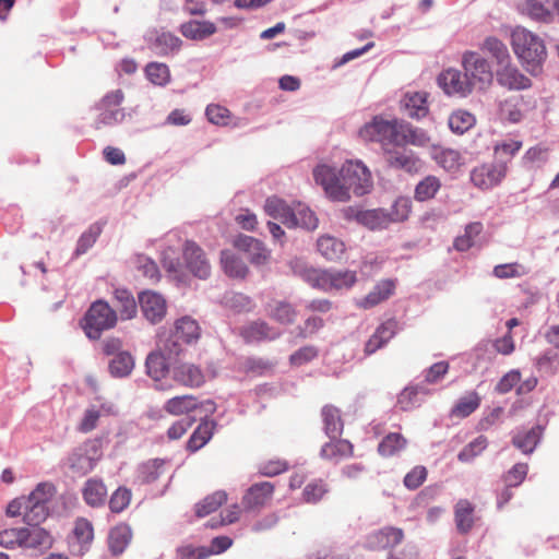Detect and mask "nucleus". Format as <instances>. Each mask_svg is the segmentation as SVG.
Returning <instances> with one entry per match:
<instances>
[{"label":"nucleus","mask_w":559,"mask_h":559,"mask_svg":"<svg viewBox=\"0 0 559 559\" xmlns=\"http://www.w3.org/2000/svg\"><path fill=\"white\" fill-rule=\"evenodd\" d=\"M313 178L325 195L334 202L348 201L352 192L364 195L372 187L371 173L358 160L346 162L338 171L324 164L318 165L313 169Z\"/></svg>","instance_id":"nucleus-1"},{"label":"nucleus","mask_w":559,"mask_h":559,"mask_svg":"<svg viewBox=\"0 0 559 559\" xmlns=\"http://www.w3.org/2000/svg\"><path fill=\"white\" fill-rule=\"evenodd\" d=\"M359 136L366 142L379 143L383 153L392 147L425 146L430 141L425 131L411 123L396 118L388 120L382 116H374L367 122L359 130Z\"/></svg>","instance_id":"nucleus-2"},{"label":"nucleus","mask_w":559,"mask_h":559,"mask_svg":"<svg viewBox=\"0 0 559 559\" xmlns=\"http://www.w3.org/2000/svg\"><path fill=\"white\" fill-rule=\"evenodd\" d=\"M511 46L522 66L531 74L537 75L547 56L543 39L527 28L518 26L511 33Z\"/></svg>","instance_id":"nucleus-3"},{"label":"nucleus","mask_w":559,"mask_h":559,"mask_svg":"<svg viewBox=\"0 0 559 559\" xmlns=\"http://www.w3.org/2000/svg\"><path fill=\"white\" fill-rule=\"evenodd\" d=\"M462 68L472 91L485 92L493 82V71L490 62L479 52L467 50L462 55Z\"/></svg>","instance_id":"nucleus-4"},{"label":"nucleus","mask_w":559,"mask_h":559,"mask_svg":"<svg viewBox=\"0 0 559 559\" xmlns=\"http://www.w3.org/2000/svg\"><path fill=\"white\" fill-rule=\"evenodd\" d=\"M117 323V312L103 300H96L86 311L81 325L86 336L98 340L104 331L112 329Z\"/></svg>","instance_id":"nucleus-5"},{"label":"nucleus","mask_w":559,"mask_h":559,"mask_svg":"<svg viewBox=\"0 0 559 559\" xmlns=\"http://www.w3.org/2000/svg\"><path fill=\"white\" fill-rule=\"evenodd\" d=\"M200 333L201 329L194 319L182 317L176 321L173 336L164 341L162 348L169 358L177 357L182 353L180 342L190 344L199 340Z\"/></svg>","instance_id":"nucleus-6"},{"label":"nucleus","mask_w":559,"mask_h":559,"mask_svg":"<svg viewBox=\"0 0 559 559\" xmlns=\"http://www.w3.org/2000/svg\"><path fill=\"white\" fill-rule=\"evenodd\" d=\"M124 102V92L120 88L107 92L97 103L99 111L98 126H115L121 123L126 117V109L121 107Z\"/></svg>","instance_id":"nucleus-7"},{"label":"nucleus","mask_w":559,"mask_h":559,"mask_svg":"<svg viewBox=\"0 0 559 559\" xmlns=\"http://www.w3.org/2000/svg\"><path fill=\"white\" fill-rule=\"evenodd\" d=\"M507 173V163L483 164L473 168L471 181L480 190H489L500 185Z\"/></svg>","instance_id":"nucleus-8"},{"label":"nucleus","mask_w":559,"mask_h":559,"mask_svg":"<svg viewBox=\"0 0 559 559\" xmlns=\"http://www.w3.org/2000/svg\"><path fill=\"white\" fill-rule=\"evenodd\" d=\"M497 83L508 91H524L532 87V80L516 64L508 61L496 71Z\"/></svg>","instance_id":"nucleus-9"},{"label":"nucleus","mask_w":559,"mask_h":559,"mask_svg":"<svg viewBox=\"0 0 559 559\" xmlns=\"http://www.w3.org/2000/svg\"><path fill=\"white\" fill-rule=\"evenodd\" d=\"M343 212L345 218L355 219L358 224L370 230L385 229L390 225L388 212L382 209L359 210L348 206Z\"/></svg>","instance_id":"nucleus-10"},{"label":"nucleus","mask_w":559,"mask_h":559,"mask_svg":"<svg viewBox=\"0 0 559 559\" xmlns=\"http://www.w3.org/2000/svg\"><path fill=\"white\" fill-rule=\"evenodd\" d=\"M238 334L247 344L274 341L281 335L277 329L260 319L238 328Z\"/></svg>","instance_id":"nucleus-11"},{"label":"nucleus","mask_w":559,"mask_h":559,"mask_svg":"<svg viewBox=\"0 0 559 559\" xmlns=\"http://www.w3.org/2000/svg\"><path fill=\"white\" fill-rule=\"evenodd\" d=\"M403 538L402 528L385 526L368 535L366 547L373 551L392 549L401 544Z\"/></svg>","instance_id":"nucleus-12"},{"label":"nucleus","mask_w":559,"mask_h":559,"mask_svg":"<svg viewBox=\"0 0 559 559\" xmlns=\"http://www.w3.org/2000/svg\"><path fill=\"white\" fill-rule=\"evenodd\" d=\"M439 85L448 95L466 97L473 93L465 71L462 73L456 69L444 70L438 78Z\"/></svg>","instance_id":"nucleus-13"},{"label":"nucleus","mask_w":559,"mask_h":559,"mask_svg":"<svg viewBox=\"0 0 559 559\" xmlns=\"http://www.w3.org/2000/svg\"><path fill=\"white\" fill-rule=\"evenodd\" d=\"M94 540V527L91 521L79 518L72 528V555L83 556L90 551Z\"/></svg>","instance_id":"nucleus-14"},{"label":"nucleus","mask_w":559,"mask_h":559,"mask_svg":"<svg viewBox=\"0 0 559 559\" xmlns=\"http://www.w3.org/2000/svg\"><path fill=\"white\" fill-rule=\"evenodd\" d=\"M183 259L189 271L197 277L206 278L210 275L211 266L203 250L194 241H186Z\"/></svg>","instance_id":"nucleus-15"},{"label":"nucleus","mask_w":559,"mask_h":559,"mask_svg":"<svg viewBox=\"0 0 559 559\" xmlns=\"http://www.w3.org/2000/svg\"><path fill=\"white\" fill-rule=\"evenodd\" d=\"M275 485L271 481H261L251 485L242 498V504L248 510L261 509L273 498Z\"/></svg>","instance_id":"nucleus-16"},{"label":"nucleus","mask_w":559,"mask_h":559,"mask_svg":"<svg viewBox=\"0 0 559 559\" xmlns=\"http://www.w3.org/2000/svg\"><path fill=\"white\" fill-rule=\"evenodd\" d=\"M116 414L117 409L111 403L91 405L84 411L83 416L78 423L76 429L80 432L88 433L97 428L98 421L102 417L114 416Z\"/></svg>","instance_id":"nucleus-17"},{"label":"nucleus","mask_w":559,"mask_h":559,"mask_svg":"<svg viewBox=\"0 0 559 559\" xmlns=\"http://www.w3.org/2000/svg\"><path fill=\"white\" fill-rule=\"evenodd\" d=\"M140 306L144 317L152 323L163 320L166 314V301L157 293L143 292L139 296Z\"/></svg>","instance_id":"nucleus-18"},{"label":"nucleus","mask_w":559,"mask_h":559,"mask_svg":"<svg viewBox=\"0 0 559 559\" xmlns=\"http://www.w3.org/2000/svg\"><path fill=\"white\" fill-rule=\"evenodd\" d=\"M519 10L532 20L549 23L554 20L555 0H522Z\"/></svg>","instance_id":"nucleus-19"},{"label":"nucleus","mask_w":559,"mask_h":559,"mask_svg":"<svg viewBox=\"0 0 559 559\" xmlns=\"http://www.w3.org/2000/svg\"><path fill=\"white\" fill-rule=\"evenodd\" d=\"M169 469V461L165 459H150L142 462L136 468V480L142 485L157 481Z\"/></svg>","instance_id":"nucleus-20"},{"label":"nucleus","mask_w":559,"mask_h":559,"mask_svg":"<svg viewBox=\"0 0 559 559\" xmlns=\"http://www.w3.org/2000/svg\"><path fill=\"white\" fill-rule=\"evenodd\" d=\"M383 154L389 166L393 168L403 169L407 173H417L421 168V160L412 152L392 147Z\"/></svg>","instance_id":"nucleus-21"},{"label":"nucleus","mask_w":559,"mask_h":559,"mask_svg":"<svg viewBox=\"0 0 559 559\" xmlns=\"http://www.w3.org/2000/svg\"><path fill=\"white\" fill-rule=\"evenodd\" d=\"M397 331V322L393 319H390L382 324H380L374 333L369 337L365 345V354L371 355L376 353L378 349L382 348L385 344L389 343L391 338L394 337Z\"/></svg>","instance_id":"nucleus-22"},{"label":"nucleus","mask_w":559,"mask_h":559,"mask_svg":"<svg viewBox=\"0 0 559 559\" xmlns=\"http://www.w3.org/2000/svg\"><path fill=\"white\" fill-rule=\"evenodd\" d=\"M354 454V445L345 439L331 438V441L324 443L320 450V456L323 460L338 463Z\"/></svg>","instance_id":"nucleus-23"},{"label":"nucleus","mask_w":559,"mask_h":559,"mask_svg":"<svg viewBox=\"0 0 559 559\" xmlns=\"http://www.w3.org/2000/svg\"><path fill=\"white\" fill-rule=\"evenodd\" d=\"M23 548L37 549L40 552L52 546V537L48 531L39 525H28L23 527Z\"/></svg>","instance_id":"nucleus-24"},{"label":"nucleus","mask_w":559,"mask_h":559,"mask_svg":"<svg viewBox=\"0 0 559 559\" xmlns=\"http://www.w3.org/2000/svg\"><path fill=\"white\" fill-rule=\"evenodd\" d=\"M264 210L266 214L275 219H278L285 226L292 228L296 227L294 217V209L286 204L285 201L278 198H269L265 202Z\"/></svg>","instance_id":"nucleus-25"},{"label":"nucleus","mask_w":559,"mask_h":559,"mask_svg":"<svg viewBox=\"0 0 559 559\" xmlns=\"http://www.w3.org/2000/svg\"><path fill=\"white\" fill-rule=\"evenodd\" d=\"M394 289L395 283L393 281L383 280L366 297L360 299L357 305L362 309H370L392 296Z\"/></svg>","instance_id":"nucleus-26"},{"label":"nucleus","mask_w":559,"mask_h":559,"mask_svg":"<svg viewBox=\"0 0 559 559\" xmlns=\"http://www.w3.org/2000/svg\"><path fill=\"white\" fill-rule=\"evenodd\" d=\"M174 379L178 383L190 388L201 386L205 381L202 370L193 364L177 366L174 369Z\"/></svg>","instance_id":"nucleus-27"},{"label":"nucleus","mask_w":559,"mask_h":559,"mask_svg":"<svg viewBox=\"0 0 559 559\" xmlns=\"http://www.w3.org/2000/svg\"><path fill=\"white\" fill-rule=\"evenodd\" d=\"M238 246L248 253V258L253 264L262 265L270 258V251L264 247L263 242L253 237H241L238 240Z\"/></svg>","instance_id":"nucleus-28"},{"label":"nucleus","mask_w":559,"mask_h":559,"mask_svg":"<svg viewBox=\"0 0 559 559\" xmlns=\"http://www.w3.org/2000/svg\"><path fill=\"white\" fill-rule=\"evenodd\" d=\"M402 105L408 117L416 119L423 118L428 114L427 93H407L402 100Z\"/></svg>","instance_id":"nucleus-29"},{"label":"nucleus","mask_w":559,"mask_h":559,"mask_svg":"<svg viewBox=\"0 0 559 559\" xmlns=\"http://www.w3.org/2000/svg\"><path fill=\"white\" fill-rule=\"evenodd\" d=\"M319 253L329 261H338L345 253V243L333 236H321L317 241Z\"/></svg>","instance_id":"nucleus-30"},{"label":"nucleus","mask_w":559,"mask_h":559,"mask_svg":"<svg viewBox=\"0 0 559 559\" xmlns=\"http://www.w3.org/2000/svg\"><path fill=\"white\" fill-rule=\"evenodd\" d=\"M324 431L330 438H336L342 435L344 423L341 417V412L334 405H324L321 409Z\"/></svg>","instance_id":"nucleus-31"},{"label":"nucleus","mask_w":559,"mask_h":559,"mask_svg":"<svg viewBox=\"0 0 559 559\" xmlns=\"http://www.w3.org/2000/svg\"><path fill=\"white\" fill-rule=\"evenodd\" d=\"M132 538V531L127 524L112 527L108 535V547L112 555H121Z\"/></svg>","instance_id":"nucleus-32"},{"label":"nucleus","mask_w":559,"mask_h":559,"mask_svg":"<svg viewBox=\"0 0 559 559\" xmlns=\"http://www.w3.org/2000/svg\"><path fill=\"white\" fill-rule=\"evenodd\" d=\"M84 501L91 507H99L107 497V487L100 478H90L82 490Z\"/></svg>","instance_id":"nucleus-33"},{"label":"nucleus","mask_w":559,"mask_h":559,"mask_svg":"<svg viewBox=\"0 0 559 559\" xmlns=\"http://www.w3.org/2000/svg\"><path fill=\"white\" fill-rule=\"evenodd\" d=\"M479 48L484 53L495 59L499 67L511 60L507 45L495 36L486 37Z\"/></svg>","instance_id":"nucleus-34"},{"label":"nucleus","mask_w":559,"mask_h":559,"mask_svg":"<svg viewBox=\"0 0 559 559\" xmlns=\"http://www.w3.org/2000/svg\"><path fill=\"white\" fill-rule=\"evenodd\" d=\"M266 314L280 324H293L297 318L295 308L286 301H273L266 306Z\"/></svg>","instance_id":"nucleus-35"},{"label":"nucleus","mask_w":559,"mask_h":559,"mask_svg":"<svg viewBox=\"0 0 559 559\" xmlns=\"http://www.w3.org/2000/svg\"><path fill=\"white\" fill-rule=\"evenodd\" d=\"M540 436V426H535L527 431L515 433L512 438V444L524 454H531L538 444Z\"/></svg>","instance_id":"nucleus-36"},{"label":"nucleus","mask_w":559,"mask_h":559,"mask_svg":"<svg viewBox=\"0 0 559 559\" xmlns=\"http://www.w3.org/2000/svg\"><path fill=\"white\" fill-rule=\"evenodd\" d=\"M215 429L213 420H202L188 440L187 449L195 452L203 448L212 438Z\"/></svg>","instance_id":"nucleus-37"},{"label":"nucleus","mask_w":559,"mask_h":559,"mask_svg":"<svg viewBox=\"0 0 559 559\" xmlns=\"http://www.w3.org/2000/svg\"><path fill=\"white\" fill-rule=\"evenodd\" d=\"M198 407L199 403L192 395L175 396L169 399L164 405L165 412L173 416L189 414L195 411Z\"/></svg>","instance_id":"nucleus-38"},{"label":"nucleus","mask_w":559,"mask_h":559,"mask_svg":"<svg viewBox=\"0 0 559 559\" xmlns=\"http://www.w3.org/2000/svg\"><path fill=\"white\" fill-rule=\"evenodd\" d=\"M480 396L477 392H468L452 407L450 416L452 418H465L474 413L480 405Z\"/></svg>","instance_id":"nucleus-39"},{"label":"nucleus","mask_w":559,"mask_h":559,"mask_svg":"<svg viewBox=\"0 0 559 559\" xmlns=\"http://www.w3.org/2000/svg\"><path fill=\"white\" fill-rule=\"evenodd\" d=\"M474 506L466 499L460 500L455 506V523L461 533H467L474 524Z\"/></svg>","instance_id":"nucleus-40"},{"label":"nucleus","mask_w":559,"mask_h":559,"mask_svg":"<svg viewBox=\"0 0 559 559\" xmlns=\"http://www.w3.org/2000/svg\"><path fill=\"white\" fill-rule=\"evenodd\" d=\"M50 506L41 504L38 500L33 501L26 499L23 522L27 525H40L50 514Z\"/></svg>","instance_id":"nucleus-41"},{"label":"nucleus","mask_w":559,"mask_h":559,"mask_svg":"<svg viewBox=\"0 0 559 559\" xmlns=\"http://www.w3.org/2000/svg\"><path fill=\"white\" fill-rule=\"evenodd\" d=\"M181 39L171 33L158 34L151 45V49L159 56H167L174 51L179 50Z\"/></svg>","instance_id":"nucleus-42"},{"label":"nucleus","mask_w":559,"mask_h":559,"mask_svg":"<svg viewBox=\"0 0 559 559\" xmlns=\"http://www.w3.org/2000/svg\"><path fill=\"white\" fill-rule=\"evenodd\" d=\"M330 492L329 484L322 479L310 480L302 490V500L306 503L316 504Z\"/></svg>","instance_id":"nucleus-43"},{"label":"nucleus","mask_w":559,"mask_h":559,"mask_svg":"<svg viewBox=\"0 0 559 559\" xmlns=\"http://www.w3.org/2000/svg\"><path fill=\"white\" fill-rule=\"evenodd\" d=\"M115 300L122 320H130L135 317L138 307L133 295L127 289H116Z\"/></svg>","instance_id":"nucleus-44"},{"label":"nucleus","mask_w":559,"mask_h":559,"mask_svg":"<svg viewBox=\"0 0 559 559\" xmlns=\"http://www.w3.org/2000/svg\"><path fill=\"white\" fill-rule=\"evenodd\" d=\"M226 501L227 493L224 490L215 491L195 504V514L198 518H204L215 512Z\"/></svg>","instance_id":"nucleus-45"},{"label":"nucleus","mask_w":559,"mask_h":559,"mask_svg":"<svg viewBox=\"0 0 559 559\" xmlns=\"http://www.w3.org/2000/svg\"><path fill=\"white\" fill-rule=\"evenodd\" d=\"M216 27L211 22L190 21L181 25V33L190 39H203L214 34Z\"/></svg>","instance_id":"nucleus-46"},{"label":"nucleus","mask_w":559,"mask_h":559,"mask_svg":"<svg viewBox=\"0 0 559 559\" xmlns=\"http://www.w3.org/2000/svg\"><path fill=\"white\" fill-rule=\"evenodd\" d=\"M110 374L116 378H123L131 373L134 368V358L129 352L114 356L109 361Z\"/></svg>","instance_id":"nucleus-47"},{"label":"nucleus","mask_w":559,"mask_h":559,"mask_svg":"<svg viewBox=\"0 0 559 559\" xmlns=\"http://www.w3.org/2000/svg\"><path fill=\"white\" fill-rule=\"evenodd\" d=\"M221 262L224 272L229 277L243 278L248 273V267L243 261L235 257L230 251H223Z\"/></svg>","instance_id":"nucleus-48"},{"label":"nucleus","mask_w":559,"mask_h":559,"mask_svg":"<svg viewBox=\"0 0 559 559\" xmlns=\"http://www.w3.org/2000/svg\"><path fill=\"white\" fill-rule=\"evenodd\" d=\"M145 366L147 374L156 381L165 378L168 372L166 357L160 352L151 353L146 358Z\"/></svg>","instance_id":"nucleus-49"},{"label":"nucleus","mask_w":559,"mask_h":559,"mask_svg":"<svg viewBox=\"0 0 559 559\" xmlns=\"http://www.w3.org/2000/svg\"><path fill=\"white\" fill-rule=\"evenodd\" d=\"M483 231V224L480 222L469 223L464 230V234L454 239L453 247L457 251H466L473 247L475 238Z\"/></svg>","instance_id":"nucleus-50"},{"label":"nucleus","mask_w":559,"mask_h":559,"mask_svg":"<svg viewBox=\"0 0 559 559\" xmlns=\"http://www.w3.org/2000/svg\"><path fill=\"white\" fill-rule=\"evenodd\" d=\"M522 98L509 97L499 104V115L502 120L518 123L522 120L523 114L520 109Z\"/></svg>","instance_id":"nucleus-51"},{"label":"nucleus","mask_w":559,"mask_h":559,"mask_svg":"<svg viewBox=\"0 0 559 559\" xmlns=\"http://www.w3.org/2000/svg\"><path fill=\"white\" fill-rule=\"evenodd\" d=\"M420 393L427 392L418 385L405 388L397 397V406L404 412L414 409L421 404Z\"/></svg>","instance_id":"nucleus-52"},{"label":"nucleus","mask_w":559,"mask_h":559,"mask_svg":"<svg viewBox=\"0 0 559 559\" xmlns=\"http://www.w3.org/2000/svg\"><path fill=\"white\" fill-rule=\"evenodd\" d=\"M441 188V182L436 176H427L419 181L415 188L414 197L417 201L424 202L432 199Z\"/></svg>","instance_id":"nucleus-53"},{"label":"nucleus","mask_w":559,"mask_h":559,"mask_svg":"<svg viewBox=\"0 0 559 559\" xmlns=\"http://www.w3.org/2000/svg\"><path fill=\"white\" fill-rule=\"evenodd\" d=\"M147 80L157 86H165L170 81V71L167 64L150 62L144 69Z\"/></svg>","instance_id":"nucleus-54"},{"label":"nucleus","mask_w":559,"mask_h":559,"mask_svg":"<svg viewBox=\"0 0 559 559\" xmlns=\"http://www.w3.org/2000/svg\"><path fill=\"white\" fill-rule=\"evenodd\" d=\"M406 439L397 432L386 435L379 443L378 451L382 456H392L406 447Z\"/></svg>","instance_id":"nucleus-55"},{"label":"nucleus","mask_w":559,"mask_h":559,"mask_svg":"<svg viewBox=\"0 0 559 559\" xmlns=\"http://www.w3.org/2000/svg\"><path fill=\"white\" fill-rule=\"evenodd\" d=\"M328 292L332 289L350 288L357 281L356 272L345 271H329Z\"/></svg>","instance_id":"nucleus-56"},{"label":"nucleus","mask_w":559,"mask_h":559,"mask_svg":"<svg viewBox=\"0 0 559 559\" xmlns=\"http://www.w3.org/2000/svg\"><path fill=\"white\" fill-rule=\"evenodd\" d=\"M433 158L436 163L447 171H455L462 165L460 153L451 148L437 151Z\"/></svg>","instance_id":"nucleus-57"},{"label":"nucleus","mask_w":559,"mask_h":559,"mask_svg":"<svg viewBox=\"0 0 559 559\" xmlns=\"http://www.w3.org/2000/svg\"><path fill=\"white\" fill-rule=\"evenodd\" d=\"M475 124V117L465 110L454 111L449 118L450 129L457 133L463 134Z\"/></svg>","instance_id":"nucleus-58"},{"label":"nucleus","mask_w":559,"mask_h":559,"mask_svg":"<svg viewBox=\"0 0 559 559\" xmlns=\"http://www.w3.org/2000/svg\"><path fill=\"white\" fill-rule=\"evenodd\" d=\"M57 493V488L52 483L43 481L36 485V487L31 491L26 499L36 501L39 503L50 506L52 503V499Z\"/></svg>","instance_id":"nucleus-59"},{"label":"nucleus","mask_w":559,"mask_h":559,"mask_svg":"<svg viewBox=\"0 0 559 559\" xmlns=\"http://www.w3.org/2000/svg\"><path fill=\"white\" fill-rule=\"evenodd\" d=\"M132 492L124 486L118 487L109 499V509L114 513H121L131 503Z\"/></svg>","instance_id":"nucleus-60"},{"label":"nucleus","mask_w":559,"mask_h":559,"mask_svg":"<svg viewBox=\"0 0 559 559\" xmlns=\"http://www.w3.org/2000/svg\"><path fill=\"white\" fill-rule=\"evenodd\" d=\"M102 231L103 226L99 223L92 224L79 238L75 254H84L90 248H92Z\"/></svg>","instance_id":"nucleus-61"},{"label":"nucleus","mask_w":559,"mask_h":559,"mask_svg":"<svg viewBox=\"0 0 559 559\" xmlns=\"http://www.w3.org/2000/svg\"><path fill=\"white\" fill-rule=\"evenodd\" d=\"M205 115L211 123L222 127L228 126L233 117L229 109L218 104L207 105Z\"/></svg>","instance_id":"nucleus-62"},{"label":"nucleus","mask_w":559,"mask_h":559,"mask_svg":"<svg viewBox=\"0 0 559 559\" xmlns=\"http://www.w3.org/2000/svg\"><path fill=\"white\" fill-rule=\"evenodd\" d=\"M412 211V201L408 198L401 197L395 200L391 211L388 212L390 224L404 222L408 218Z\"/></svg>","instance_id":"nucleus-63"},{"label":"nucleus","mask_w":559,"mask_h":559,"mask_svg":"<svg viewBox=\"0 0 559 559\" xmlns=\"http://www.w3.org/2000/svg\"><path fill=\"white\" fill-rule=\"evenodd\" d=\"M296 227H302L309 230H313L318 227V218L316 214L307 206L298 205L294 209V217Z\"/></svg>","instance_id":"nucleus-64"}]
</instances>
